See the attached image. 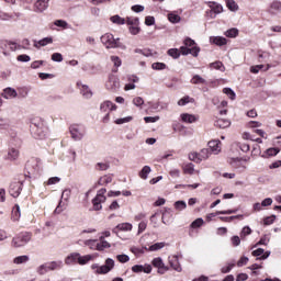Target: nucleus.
<instances>
[{
	"instance_id": "nucleus-27",
	"label": "nucleus",
	"mask_w": 281,
	"mask_h": 281,
	"mask_svg": "<svg viewBox=\"0 0 281 281\" xmlns=\"http://www.w3.org/2000/svg\"><path fill=\"white\" fill-rule=\"evenodd\" d=\"M83 245H86V247H89V249H92L93 251H98V239H86L83 241Z\"/></svg>"
},
{
	"instance_id": "nucleus-20",
	"label": "nucleus",
	"mask_w": 281,
	"mask_h": 281,
	"mask_svg": "<svg viewBox=\"0 0 281 281\" xmlns=\"http://www.w3.org/2000/svg\"><path fill=\"white\" fill-rule=\"evenodd\" d=\"M210 43H213V45H217L218 47H223V45H227V38L223 36H211Z\"/></svg>"
},
{
	"instance_id": "nucleus-42",
	"label": "nucleus",
	"mask_w": 281,
	"mask_h": 281,
	"mask_svg": "<svg viewBox=\"0 0 281 281\" xmlns=\"http://www.w3.org/2000/svg\"><path fill=\"white\" fill-rule=\"evenodd\" d=\"M190 102H194V99L190 98L189 95L183 97L178 101V106H186V104H190Z\"/></svg>"
},
{
	"instance_id": "nucleus-10",
	"label": "nucleus",
	"mask_w": 281,
	"mask_h": 281,
	"mask_svg": "<svg viewBox=\"0 0 281 281\" xmlns=\"http://www.w3.org/2000/svg\"><path fill=\"white\" fill-rule=\"evenodd\" d=\"M77 87L80 90L81 95L86 100H91V98H93V92L91 91V88H89V86L82 83V81H78Z\"/></svg>"
},
{
	"instance_id": "nucleus-47",
	"label": "nucleus",
	"mask_w": 281,
	"mask_h": 281,
	"mask_svg": "<svg viewBox=\"0 0 281 281\" xmlns=\"http://www.w3.org/2000/svg\"><path fill=\"white\" fill-rule=\"evenodd\" d=\"M7 47L10 52H16L18 49H22V46L19 45L16 42H8Z\"/></svg>"
},
{
	"instance_id": "nucleus-60",
	"label": "nucleus",
	"mask_w": 281,
	"mask_h": 281,
	"mask_svg": "<svg viewBox=\"0 0 281 281\" xmlns=\"http://www.w3.org/2000/svg\"><path fill=\"white\" fill-rule=\"evenodd\" d=\"M133 104L135 106H144V99L142 97H136L133 99Z\"/></svg>"
},
{
	"instance_id": "nucleus-52",
	"label": "nucleus",
	"mask_w": 281,
	"mask_h": 281,
	"mask_svg": "<svg viewBox=\"0 0 281 281\" xmlns=\"http://www.w3.org/2000/svg\"><path fill=\"white\" fill-rule=\"evenodd\" d=\"M125 23H127V25H139V19L127 16Z\"/></svg>"
},
{
	"instance_id": "nucleus-28",
	"label": "nucleus",
	"mask_w": 281,
	"mask_h": 281,
	"mask_svg": "<svg viewBox=\"0 0 281 281\" xmlns=\"http://www.w3.org/2000/svg\"><path fill=\"white\" fill-rule=\"evenodd\" d=\"M19 149H15V148H10L9 151H8V159L10 161H16V159H19Z\"/></svg>"
},
{
	"instance_id": "nucleus-7",
	"label": "nucleus",
	"mask_w": 281,
	"mask_h": 281,
	"mask_svg": "<svg viewBox=\"0 0 281 281\" xmlns=\"http://www.w3.org/2000/svg\"><path fill=\"white\" fill-rule=\"evenodd\" d=\"M70 131V135L72 137V139H75V142H80V139H82V137H85L87 131L85 130V126L80 125V124H72L69 127Z\"/></svg>"
},
{
	"instance_id": "nucleus-59",
	"label": "nucleus",
	"mask_w": 281,
	"mask_h": 281,
	"mask_svg": "<svg viewBox=\"0 0 281 281\" xmlns=\"http://www.w3.org/2000/svg\"><path fill=\"white\" fill-rule=\"evenodd\" d=\"M52 60H54V63H63V54L54 53L52 55Z\"/></svg>"
},
{
	"instance_id": "nucleus-54",
	"label": "nucleus",
	"mask_w": 281,
	"mask_h": 281,
	"mask_svg": "<svg viewBox=\"0 0 281 281\" xmlns=\"http://www.w3.org/2000/svg\"><path fill=\"white\" fill-rule=\"evenodd\" d=\"M116 260H119V262H121L122 265L128 262V260H131V257H128V255H117L116 256Z\"/></svg>"
},
{
	"instance_id": "nucleus-29",
	"label": "nucleus",
	"mask_w": 281,
	"mask_h": 281,
	"mask_svg": "<svg viewBox=\"0 0 281 281\" xmlns=\"http://www.w3.org/2000/svg\"><path fill=\"white\" fill-rule=\"evenodd\" d=\"M32 133L36 139H45V127H37L33 130Z\"/></svg>"
},
{
	"instance_id": "nucleus-23",
	"label": "nucleus",
	"mask_w": 281,
	"mask_h": 281,
	"mask_svg": "<svg viewBox=\"0 0 281 281\" xmlns=\"http://www.w3.org/2000/svg\"><path fill=\"white\" fill-rule=\"evenodd\" d=\"M36 128H45V123L41 117H36L32 120L31 131H36Z\"/></svg>"
},
{
	"instance_id": "nucleus-33",
	"label": "nucleus",
	"mask_w": 281,
	"mask_h": 281,
	"mask_svg": "<svg viewBox=\"0 0 281 281\" xmlns=\"http://www.w3.org/2000/svg\"><path fill=\"white\" fill-rule=\"evenodd\" d=\"M93 257L91 255H85V256H80V252H79V256H78V259H77V262L78 265H87V262H90V260L92 259Z\"/></svg>"
},
{
	"instance_id": "nucleus-16",
	"label": "nucleus",
	"mask_w": 281,
	"mask_h": 281,
	"mask_svg": "<svg viewBox=\"0 0 281 281\" xmlns=\"http://www.w3.org/2000/svg\"><path fill=\"white\" fill-rule=\"evenodd\" d=\"M35 12H45L49 8V0H37L34 4Z\"/></svg>"
},
{
	"instance_id": "nucleus-41",
	"label": "nucleus",
	"mask_w": 281,
	"mask_h": 281,
	"mask_svg": "<svg viewBox=\"0 0 281 281\" xmlns=\"http://www.w3.org/2000/svg\"><path fill=\"white\" fill-rule=\"evenodd\" d=\"M173 205L176 210H178V212H183V210L188 207V204L186 203V201H176Z\"/></svg>"
},
{
	"instance_id": "nucleus-39",
	"label": "nucleus",
	"mask_w": 281,
	"mask_h": 281,
	"mask_svg": "<svg viewBox=\"0 0 281 281\" xmlns=\"http://www.w3.org/2000/svg\"><path fill=\"white\" fill-rule=\"evenodd\" d=\"M226 5L231 12H236L238 11V4L234 0H226Z\"/></svg>"
},
{
	"instance_id": "nucleus-49",
	"label": "nucleus",
	"mask_w": 281,
	"mask_h": 281,
	"mask_svg": "<svg viewBox=\"0 0 281 281\" xmlns=\"http://www.w3.org/2000/svg\"><path fill=\"white\" fill-rule=\"evenodd\" d=\"M223 93L228 95L229 100H236V92H234V90H232V88H224Z\"/></svg>"
},
{
	"instance_id": "nucleus-24",
	"label": "nucleus",
	"mask_w": 281,
	"mask_h": 281,
	"mask_svg": "<svg viewBox=\"0 0 281 281\" xmlns=\"http://www.w3.org/2000/svg\"><path fill=\"white\" fill-rule=\"evenodd\" d=\"M100 243L97 241L98 251H104V249H110L111 244L104 239V236L99 238Z\"/></svg>"
},
{
	"instance_id": "nucleus-18",
	"label": "nucleus",
	"mask_w": 281,
	"mask_h": 281,
	"mask_svg": "<svg viewBox=\"0 0 281 281\" xmlns=\"http://www.w3.org/2000/svg\"><path fill=\"white\" fill-rule=\"evenodd\" d=\"M252 256H255L256 258L259 257V260H267V258H269V256H271V251H266L262 248H258L257 250L252 251Z\"/></svg>"
},
{
	"instance_id": "nucleus-3",
	"label": "nucleus",
	"mask_w": 281,
	"mask_h": 281,
	"mask_svg": "<svg viewBox=\"0 0 281 281\" xmlns=\"http://www.w3.org/2000/svg\"><path fill=\"white\" fill-rule=\"evenodd\" d=\"M30 240H32V233H20L12 238L11 245L19 249L20 247H25Z\"/></svg>"
},
{
	"instance_id": "nucleus-46",
	"label": "nucleus",
	"mask_w": 281,
	"mask_h": 281,
	"mask_svg": "<svg viewBox=\"0 0 281 281\" xmlns=\"http://www.w3.org/2000/svg\"><path fill=\"white\" fill-rule=\"evenodd\" d=\"M128 122H133V116H125V117H122V119H116L114 121V124L122 125V124H128Z\"/></svg>"
},
{
	"instance_id": "nucleus-58",
	"label": "nucleus",
	"mask_w": 281,
	"mask_h": 281,
	"mask_svg": "<svg viewBox=\"0 0 281 281\" xmlns=\"http://www.w3.org/2000/svg\"><path fill=\"white\" fill-rule=\"evenodd\" d=\"M56 183H60L59 177H52L46 182L47 186H56Z\"/></svg>"
},
{
	"instance_id": "nucleus-57",
	"label": "nucleus",
	"mask_w": 281,
	"mask_h": 281,
	"mask_svg": "<svg viewBox=\"0 0 281 281\" xmlns=\"http://www.w3.org/2000/svg\"><path fill=\"white\" fill-rule=\"evenodd\" d=\"M144 121L146 124H155V122H159V116H145Z\"/></svg>"
},
{
	"instance_id": "nucleus-56",
	"label": "nucleus",
	"mask_w": 281,
	"mask_h": 281,
	"mask_svg": "<svg viewBox=\"0 0 281 281\" xmlns=\"http://www.w3.org/2000/svg\"><path fill=\"white\" fill-rule=\"evenodd\" d=\"M211 67L213 69H218L220 71H225V66H223V63L221 61H214L211 64Z\"/></svg>"
},
{
	"instance_id": "nucleus-19",
	"label": "nucleus",
	"mask_w": 281,
	"mask_h": 281,
	"mask_svg": "<svg viewBox=\"0 0 281 281\" xmlns=\"http://www.w3.org/2000/svg\"><path fill=\"white\" fill-rule=\"evenodd\" d=\"M78 256H79V252L69 254L64 260L65 265L69 267L71 265L78 263Z\"/></svg>"
},
{
	"instance_id": "nucleus-8",
	"label": "nucleus",
	"mask_w": 281,
	"mask_h": 281,
	"mask_svg": "<svg viewBox=\"0 0 281 281\" xmlns=\"http://www.w3.org/2000/svg\"><path fill=\"white\" fill-rule=\"evenodd\" d=\"M151 265L158 270V273L160 276H164V273H167V271H170V267L164 263V259H161V257L154 258L151 261Z\"/></svg>"
},
{
	"instance_id": "nucleus-35",
	"label": "nucleus",
	"mask_w": 281,
	"mask_h": 281,
	"mask_svg": "<svg viewBox=\"0 0 281 281\" xmlns=\"http://www.w3.org/2000/svg\"><path fill=\"white\" fill-rule=\"evenodd\" d=\"M11 218L12 221H19V218H21V206H19V204H15V207L12 211Z\"/></svg>"
},
{
	"instance_id": "nucleus-38",
	"label": "nucleus",
	"mask_w": 281,
	"mask_h": 281,
	"mask_svg": "<svg viewBox=\"0 0 281 281\" xmlns=\"http://www.w3.org/2000/svg\"><path fill=\"white\" fill-rule=\"evenodd\" d=\"M36 273L38 276H45V273H49V270L47 268V263H43L36 268Z\"/></svg>"
},
{
	"instance_id": "nucleus-40",
	"label": "nucleus",
	"mask_w": 281,
	"mask_h": 281,
	"mask_svg": "<svg viewBox=\"0 0 281 281\" xmlns=\"http://www.w3.org/2000/svg\"><path fill=\"white\" fill-rule=\"evenodd\" d=\"M165 247H166V243L164 241L156 243L149 247V251H159V249H164Z\"/></svg>"
},
{
	"instance_id": "nucleus-31",
	"label": "nucleus",
	"mask_w": 281,
	"mask_h": 281,
	"mask_svg": "<svg viewBox=\"0 0 281 281\" xmlns=\"http://www.w3.org/2000/svg\"><path fill=\"white\" fill-rule=\"evenodd\" d=\"M191 85H207V80L200 75H194L191 79Z\"/></svg>"
},
{
	"instance_id": "nucleus-1",
	"label": "nucleus",
	"mask_w": 281,
	"mask_h": 281,
	"mask_svg": "<svg viewBox=\"0 0 281 281\" xmlns=\"http://www.w3.org/2000/svg\"><path fill=\"white\" fill-rule=\"evenodd\" d=\"M101 43H103L106 49H126V46L120 42V38H115L111 33L102 35Z\"/></svg>"
},
{
	"instance_id": "nucleus-44",
	"label": "nucleus",
	"mask_w": 281,
	"mask_h": 281,
	"mask_svg": "<svg viewBox=\"0 0 281 281\" xmlns=\"http://www.w3.org/2000/svg\"><path fill=\"white\" fill-rule=\"evenodd\" d=\"M225 36H227L228 38H236V36H238V29H229L225 32Z\"/></svg>"
},
{
	"instance_id": "nucleus-2",
	"label": "nucleus",
	"mask_w": 281,
	"mask_h": 281,
	"mask_svg": "<svg viewBox=\"0 0 281 281\" xmlns=\"http://www.w3.org/2000/svg\"><path fill=\"white\" fill-rule=\"evenodd\" d=\"M114 268H115V260H113L112 258H108L103 266H99L98 263H93L91 266V269L94 271V273H98L100 276H104L110 271H113Z\"/></svg>"
},
{
	"instance_id": "nucleus-62",
	"label": "nucleus",
	"mask_w": 281,
	"mask_h": 281,
	"mask_svg": "<svg viewBox=\"0 0 281 281\" xmlns=\"http://www.w3.org/2000/svg\"><path fill=\"white\" fill-rule=\"evenodd\" d=\"M111 60L114 67H122V59H120L117 56H111Z\"/></svg>"
},
{
	"instance_id": "nucleus-32",
	"label": "nucleus",
	"mask_w": 281,
	"mask_h": 281,
	"mask_svg": "<svg viewBox=\"0 0 281 281\" xmlns=\"http://www.w3.org/2000/svg\"><path fill=\"white\" fill-rule=\"evenodd\" d=\"M153 172V169H150V166H144L143 169L139 171L138 177H140V179H148V173Z\"/></svg>"
},
{
	"instance_id": "nucleus-17",
	"label": "nucleus",
	"mask_w": 281,
	"mask_h": 281,
	"mask_svg": "<svg viewBox=\"0 0 281 281\" xmlns=\"http://www.w3.org/2000/svg\"><path fill=\"white\" fill-rule=\"evenodd\" d=\"M1 95L4 98V100H14L19 93L13 88H5Z\"/></svg>"
},
{
	"instance_id": "nucleus-63",
	"label": "nucleus",
	"mask_w": 281,
	"mask_h": 281,
	"mask_svg": "<svg viewBox=\"0 0 281 281\" xmlns=\"http://www.w3.org/2000/svg\"><path fill=\"white\" fill-rule=\"evenodd\" d=\"M10 19H12V15L10 13L0 11V21H10Z\"/></svg>"
},
{
	"instance_id": "nucleus-50",
	"label": "nucleus",
	"mask_w": 281,
	"mask_h": 281,
	"mask_svg": "<svg viewBox=\"0 0 281 281\" xmlns=\"http://www.w3.org/2000/svg\"><path fill=\"white\" fill-rule=\"evenodd\" d=\"M280 153V148L271 147L266 150L267 157H276Z\"/></svg>"
},
{
	"instance_id": "nucleus-15",
	"label": "nucleus",
	"mask_w": 281,
	"mask_h": 281,
	"mask_svg": "<svg viewBox=\"0 0 281 281\" xmlns=\"http://www.w3.org/2000/svg\"><path fill=\"white\" fill-rule=\"evenodd\" d=\"M180 117L184 124H194V122L199 121V116L190 113H182Z\"/></svg>"
},
{
	"instance_id": "nucleus-22",
	"label": "nucleus",
	"mask_w": 281,
	"mask_h": 281,
	"mask_svg": "<svg viewBox=\"0 0 281 281\" xmlns=\"http://www.w3.org/2000/svg\"><path fill=\"white\" fill-rule=\"evenodd\" d=\"M231 125L232 122H229L227 119H217L214 123V126L217 128H229Z\"/></svg>"
},
{
	"instance_id": "nucleus-21",
	"label": "nucleus",
	"mask_w": 281,
	"mask_h": 281,
	"mask_svg": "<svg viewBox=\"0 0 281 281\" xmlns=\"http://www.w3.org/2000/svg\"><path fill=\"white\" fill-rule=\"evenodd\" d=\"M46 267L48 271H57L58 269L63 268V261L61 260L49 261V262H46Z\"/></svg>"
},
{
	"instance_id": "nucleus-14",
	"label": "nucleus",
	"mask_w": 281,
	"mask_h": 281,
	"mask_svg": "<svg viewBox=\"0 0 281 281\" xmlns=\"http://www.w3.org/2000/svg\"><path fill=\"white\" fill-rule=\"evenodd\" d=\"M168 262H169L171 269H173V271H178V273H181V271H182L181 263H179V257L177 255L170 256L168 258Z\"/></svg>"
},
{
	"instance_id": "nucleus-45",
	"label": "nucleus",
	"mask_w": 281,
	"mask_h": 281,
	"mask_svg": "<svg viewBox=\"0 0 281 281\" xmlns=\"http://www.w3.org/2000/svg\"><path fill=\"white\" fill-rule=\"evenodd\" d=\"M231 166H233V168H243V158H232Z\"/></svg>"
},
{
	"instance_id": "nucleus-6",
	"label": "nucleus",
	"mask_w": 281,
	"mask_h": 281,
	"mask_svg": "<svg viewBox=\"0 0 281 281\" xmlns=\"http://www.w3.org/2000/svg\"><path fill=\"white\" fill-rule=\"evenodd\" d=\"M117 110V105H115L113 102L111 101H103L100 104V111L101 113H106L103 116V122L106 124L109 122V120H111V114L109 113L110 111H116Z\"/></svg>"
},
{
	"instance_id": "nucleus-55",
	"label": "nucleus",
	"mask_w": 281,
	"mask_h": 281,
	"mask_svg": "<svg viewBox=\"0 0 281 281\" xmlns=\"http://www.w3.org/2000/svg\"><path fill=\"white\" fill-rule=\"evenodd\" d=\"M168 55L171 56V58H179L181 56V53L177 48H171L168 50Z\"/></svg>"
},
{
	"instance_id": "nucleus-5",
	"label": "nucleus",
	"mask_w": 281,
	"mask_h": 281,
	"mask_svg": "<svg viewBox=\"0 0 281 281\" xmlns=\"http://www.w3.org/2000/svg\"><path fill=\"white\" fill-rule=\"evenodd\" d=\"M102 203H106V189H100L97 195L92 200L93 210L100 212L102 210Z\"/></svg>"
},
{
	"instance_id": "nucleus-9",
	"label": "nucleus",
	"mask_w": 281,
	"mask_h": 281,
	"mask_svg": "<svg viewBox=\"0 0 281 281\" xmlns=\"http://www.w3.org/2000/svg\"><path fill=\"white\" fill-rule=\"evenodd\" d=\"M22 190H23V182L21 181L11 182L9 187V193L11 194V196H13V199H16L21 194Z\"/></svg>"
},
{
	"instance_id": "nucleus-4",
	"label": "nucleus",
	"mask_w": 281,
	"mask_h": 281,
	"mask_svg": "<svg viewBox=\"0 0 281 281\" xmlns=\"http://www.w3.org/2000/svg\"><path fill=\"white\" fill-rule=\"evenodd\" d=\"M212 151L209 148H203L199 151H192L189 154L190 161H194V164H201V161H205L210 159Z\"/></svg>"
},
{
	"instance_id": "nucleus-37",
	"label": "nucleus",
	"mask_w": 281,
	"mask_h": 281,
	"mask_svg": "<svg viewBox=\"0 0 281 281\" xmlns=\"http://www.w3.org/2000/svg\"><path fill=\"white\" fill-rule=\"evenodd\" d=\"M113 181V177L111 176H103L99 179L98 184L99 186H109Z\"/></svg>"
},
{
	"instance_id": "nucleus-48",
	"label": "nucleus",
	"mask_w": 281,
	"mask_h": 281,
	"mask_svg": "<svg viewBox=\"0 0 281 281\" xmlns=\"http://www.w3.org/2000/svg\"><path fill=\"white\" fill-rule=\"evenodd\" d=\"M168 21H170V23H179L181 21V16L177 13H169Z\"/></svg>"
},
{
	"instance_id": "nucleus-64",
	"label": "nucleus",
	"mask_w": 281,
	"mask_h": 281,
	"mask_svg": "<svg viewBox=\"0 0 281 281\" xmlns=\"http://www.w3.org/2000/svg\"><path fill=\"white\" fill-rule=\"evenodd\" d=\"M184 45L186 47H195L194 45H196V43L194 42V40L190 38V37H187L184 40Z\"/></svg>"
},
{
	"instance_id": "nucleus-30",
	"label": "nucleus",
	"mask_w": 281,
	"mask_h": 281,
	"mask_svg": "<svg viewBox=\"0 0 281 281\" xmlns=\"http://www.w3.org/2000/svg\"><path fill=\"white\" fill-rule=\"evenodd\" d=\"M54 43V40L52 37H45L37 43L35 42L34 47H45L46 45H49Z\"/></svg>"
},
{
	"instance_id": "nucleus-12",
	"label": "nucleus",
	"mask_w": 281,
	"mask_h": 281,
	"mask_svg": "<svg viewBox=\"0 0 281 281\" xmlns=\"http://www.w3.org/2000/svg\"><path fill=\"white\" fill-rule=\"evenodd\" d=\"M210 153H213V155H218L222 150V143L218 139H213L207 143Z\"/></svg>"
},
{
	"instance_id": "nucleus-43",
	"label": "nucleus",
	"mask_w": 281,
	"mask_h": 281,
	"mask_svg": "<svg viewBox=\"0 0 281 281\" xmlns=\"http://www.w3.org/2000/svg\"><path fill=\"white\" fill-rule=\"evenodd\" d=\"M184 175H194V164L190 162L183 167Z\"/></svg>"
},
{
	"instance_id": "nucleus-34",
	"label": "nucleus",
	"mask_w": 281,
	"mask_h": 281,
	"mask_svg": "<svg viewBox=\"0 0 281 281\" xmlns=\"http://www.w3.org/2000/svg\"><path fill=\"white\" fill-rule=\"evenodd\" d=\"M110 21H112L115 25H125L126 24V20L120 15L111 16Z\"/></svg>"
},
{
	"instance_id": "nucleus-36",
	"label": "nucleus",
	"mask_w": 281,
	"mask_h": 281,
	"mask_svg": "<svg viewBox=\"0 0 281 281\" xmlns=\"http://www.w3.org/2000/svg\"><path fill=\"white\" fill-rule=\"evenodd\" d=\"M116 229H120L121 232H131L133 229V224L122 223L116 226Z\"/></svg>"
},
{
	"instance_id": "nucleus-61",
	"label": "nucleus",
	"mask_w": 281,
	"mask_h": 281,
	"mask_svg": "<svg viewBox=\"0 0 281 281\" xmlns=\"http://www.w3.org/2000/svg\"><path fill=\"white\" fill-rule=\"evenodd\" d=\"M234 267H235L234 263H227V266L222 267L221 271L222 273H229V271H232Z\"/></svg>"
},
{
	"instance_id": "nucleus-13",
	"label": "nucleus",
	"mask_w": 281,
	"mask_h": 281,
	"mask_svg": "<svg viewBox=\"0 0 281 281\" xmlns=\"http://www.w3.org/2000/svg\"><path fill=\"white\" fill-rule=\"evenodd\" d=\"M180 52L182 56H188V54H191V56H199V52H201V48L193 46L192 48H188V46H181Z\"/></svg>"
},
{
	"instance_id": "nucleus-26",
	"label": "nucleus",
	"mask_w": 281,
	"mask_h": 281,
	"mask_svg": "<svg viewBox=\"0 0 281 281\" xmlns=\"http://www.w3.org/2000/svg\"><path fill=\"white\" fill-rule=\"evenodd\" d=\"M206 4L210 10L213 11L215 14H221V12H223V5L216 2H206Z\"/></svg>"
},
{
	"instance_id": "nucleus-53",
	"label": "nucleus",
	"mask_w": 281,
	"mask_h": 281,
	"mask_svg": "<svg viewBox=\"0 0 281 281\" xmlns=\"http://www.w3.org/2000/svg\"><path fill=\"white\" fill-rule=\"evenodd\" d=\"M151 69H155L156 71H162V69H166V64H164V63H154L151 65Z\"/></svg>"
},
{
	"instance_id": "nucleus-51",
	"label": "nucleus",
	"mask_w": 281,
	"mask_h": 281,
	"mask_svg": "<svg viewBox=\"0 0 281 281\" xmlns=\"http://www.w3.org/2000/svg\"><path fill=\"white\" fill-rule=\"evenodd\" d=\"M203 223H204L203 218L199 217L191 223V228L196 229L199 227H202Z\"/></svg>"
},
{
	"instance_id": "nucleus-11",
	"label": "nucleus",
	"mask_w": 281,
	"mask_h": 281,
	"mask_svg": "<svg viewBox=\"0 0 281 281\" xmlns=\"http://www.w3.org/2000/svg\"><path fill=\"white\" fill-rule=\"evenodd\" d=\"M105 87L109 91H117L120 89V79L115 76H110Z\"/></svg>"
},
{
	"instance_id": "nucleus-25",
	"label": "nucleus",
	"mask_w": 281,
	"mask_h": 281,
	"mask_svg": "<svg viewBox=\"0 0 281 281\" xmlns=\"http://www.w3.org/2000/svg\"><path fill=\"white\" fill-rule=\"evenodd\" d=\"M30 262V256L22 255L13 258V265H27Z\"/></svg>"
}]
</instances>
